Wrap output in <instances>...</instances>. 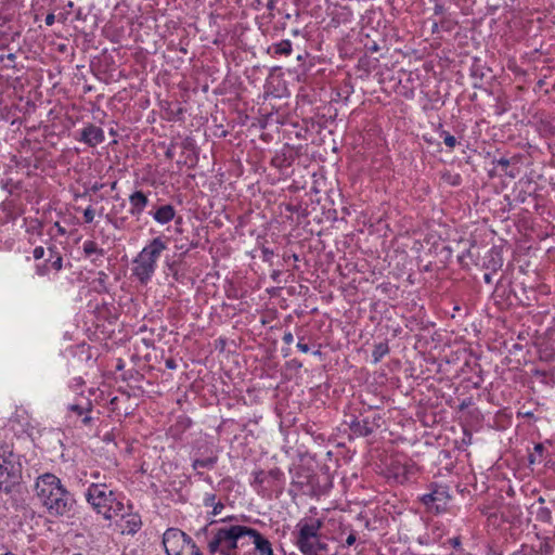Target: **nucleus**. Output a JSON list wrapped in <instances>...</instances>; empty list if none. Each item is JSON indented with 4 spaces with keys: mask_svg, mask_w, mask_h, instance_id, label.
Segmentation results:
<instances>
[{
    "mask_svg": "<svg viewBox=\"0 0 555 555\" xmlns=\"http://www.w3.org/2000/svg\"><path fill=\"white\" fill-rule=\"evenodd\" d=\"M36 498L51 516H64L72 511L75 500L61 479L50 473L40 475L35 485Z\"/></svg>",
    "mask_w": 555,
    "mask_h": 555,
    "instance_id": "nucleus-1",
    "label": "nucleus"
},
{
    "mask_svg": "<svg viewBox=\"0 0 555 555\" xmlns=\"http://www.w3.org/2000/svg\"><path fill=\"white\" fill-rule=\"evenodd\" d=\"M246 526L225 525L222 521H210L207 526L197 531L196 537H204L207 547L211 554L236 555L240 541L245 539Z\"/></svg>",
    "mask_w": 555,
    "mask_h": 555,
    "instance_id": "nucleus-2",
    "label": "nucleus"
},
{
    "mask_svg": "<svg viewBox=\"0 0 555 555\" xmlns=\"http://www.w3.org/2000/svg\"><path fill=\"white\" fill-rule=\"evenodd\" d=\"M88 503L105 519H117L129 502L121 493L113 491L103 483H92L86 492Z\"/></svg>",
    "mask_w": 555,
    "mask_h": 555,
    "instance_id": "nucleus-3",
    "label": "nucleus"
},
{
    "mask_svg": "<svg viewBox=\"0 0 555 555\" xmlns=\"http://www.w3.org/2000/svg\"><path fill=\"white\" fill-rule=\"evenodd\" d=\"M167 247V240L163 236L154 237L132 260L131 273L142 285L151 282L156 272L157 262Z\"/></svg>",
    "mask_w": 555,
    "mask_h": 555,
    "instance_id": "nucleus-4",
    "label": "nucleus"
},
{
    "mask_svg": "<svg viewBox=\"0 0 555 555\" xmlns=\"http://www.w3.org/2000/svg\"><path fill=\"white\" fill-rule=\"evenodd\" d=\"M322 526L323 521L315 517H305L298 521L296 544L301 553L311 555L324 547L320 542Z\"/></svg>",
    "mask_w": 555,
    "mask_h": 555,
    "instance_id": "nucleus-5",
    "label": "nucleus"
},
{
    "mask_svg": "<svg viewBox=\"0 0 555 555\" xmlns=\"http://www.w3.org/2000/svg\"><path fill=\"white\" fill-rule=\"evenodd\" d=\"M20 455L10 446H0V490H9L21 478Z\"/></svg>",
    "mask_w": 555,
    "mask_h": 555,
    "instance_id": "nucleus-6",
    "label": "nucleus"
},
{
    "mask_svg": "<svg viewBox=\"0 0 555 555\" xmlns=\"http://www.w3.org/2000/svg\"><path fill=\"white\" fill-rule=\"evenodd\" d=\"M167 555H204L193 540L177 528H169L163 535Z\"/></svg>",
    "mask_w": 555,
    "mask_h": 555,
    "instance_id": "nucleus-7",
    "label": "nucleus"
},
{
    "mask_svg": "<svg viewBox=\"0 0 555 555\" xmlns=\"http://www.w3.org/2000/svg\"><path fill=\"white\" fill-rule=\"evenodd\" d=\"M117 528L121 534L134 535L142 528V519L138 512L133 511L130 502L127 503L122 512H119L117 519Z\"/></svg>",
    "mask_w": 555,
    "mask_h": 555,
    "instance_id": "nucleus-8",
    "label": "nucleus"
},
{
    "mask_svg": "<svg viewBox=\"0 0 555 555\" xmlns=\"http://www.w3.org/2000/svg\"><path fill=\"white\" fill-rule=\"evenodd\" d=\"M280 475L281 473L278 469L254 472L251 487L258 494L264 496L271 491Z\"/></svg>",
    "mask_w": 555,
    "mask_h": 555,
    "instance_id": "nucleus-9",
    "label": "nucleus"
},
{
    "mask_svg": "<svg viewBox=\"0 0 555 555\" xmlns=\"http://www.w3.org/2000/svg\"><path fill=\"white\" fill-rule=\"evenodd\" d=\"M417 470V465L413 461L408 459H398L393 461L389 469L393 479L399 483H404L409 481L416 475Z\"/></svg>",
    "mask_w": 555,
    "mask_h": 555,
    "instance_id": "nucleus-10",
    "label": "nucleus"
},
{
    "mask_svg": "<svg viewBox=\"0 0 555 555\" xmlns=\"http://www.w3.org/2000/svg\"><path fill=\"white\" fill-rule=\"evenodd\" d=\"M92 404L88 399L78 403H73L67 406V417L72 420L74 425L80 422L82 425H89L92 421L91 417Z\"/></svg>",
    "mask_w": 555,
    "mask_h": 555,
    "instance_id": "nucleus-11",
    "label": "nucleus"
},
{
    "mask_svg": "<svg viewBox=\"0 0 555 555\" xmlns=\"http://www.w3.org/2000/svg\"><path fill=\"white\" fill-rule=\"evenodd\" d=\"M47 251L48 256L46 257L44 262L36 266V273L39 276H46L51 271L59 272L63 268V258L61 253L57 250V247L50 246Z\"/></svg>",
    "mask_w": 555,
    "mask_h": 555,
    "instance_id": "nucleus-12",
    "label": "nucleus"
},
{
    "mask_svg": "<svg viewBox=\"0 0 555 555\" xmlns=\"http://www.w3.org/2000/svg\"><path fill=\"white\" fill-rule=\"evenodd\" d=\"M245 538L254 545L255 555H273L270 541L256 529L246 527Z\"/></svg>",
    "mask_w": 555,
    "mask_h": 555,
    "instance_id": "nucleus-13",
    "label": "nucleus"
},
{
    "mask_svg": "<svg viewBox=\"0 0 555 555\" xmlns=\"http://www.w3.org/2000/svg\"><path fill=\"white\" fill-rule=\"evenodd\" d=\"M448 493L443 487H436L429 493L423 494L421 498L422 503L437 513L444 508L447 503Z\"/></svg>",
    "mask_w": 555,
    "mask_h": 555,
    "instance_id": "nucleus-14",
    "label": "nucleus"
},
{
    "mask_svg": "<svg viewBox=\"0 0 555 555\" xmlns=\"http://www.w3.org/2000/svg\"><path fill=\"white\" fill-rule=\"evenodd\" d=\"M77 140L93 147L104 142L105 134L102 128L93 124H88L81 129L80 135Z\"/></svg>",
    "mask_w": 555,
    "mask_h": 555,
    "instance_id": "nucleus-15",
    "label": "nucleus"
},
{
    "mask_svg": "<svg viewBox=\"0 0 555 555\" xmlns=\"http://www.w3.org/2000/svg\"><path fill=\"white\" fill-rule=\"evenodd\" d=\"M129 204H130V207H129V214L139 219L141 217V215L143 214L144 209L146 208V206L149 205V197L147 195L138 190V191H134L132 192L130 195H129Z\"/></svg>",
    "mask_w": 555,
    "mask_h": 555,
    "instance_id": "nucleus-16",
    "label": "nucleus"
},
{
    "mask_svg": "<svg viewBox=\"0 0 555 555\" xmlns=\"http://www.w3.org/2000/svg\"><path fill=\"white\" fill-rule=\"evenodd\" d=\"M150 215L158 224L164 225L175 219L176 209L172 205L166 204V205H162V206L157 207L153 211H150Z\"/></svg>",
    "mask_w": 555,
    "mask_h": 555,
    "instance_id": "nucleus-17",
    "label": "nucleus"
},
{
    "mask_svg": "<svg viewBox=\"0 0 555 555\" xmlns=\"http://www.w3.org/2000/svg\"><path fill=\"white\" fill-rule=\"evenodd\" d=\"M203 503H204V505L206 507H211L212 508L211 514L214 516L219 515L222 512V509L224 508L223 503L220 502V501H217L216 495L212 494V493H206L204 495Z\"/></svg>",
    "mask_w": 555,
    "mask_h": 555,
    "instance_id": "nucleus-18",
    "label": "nucleus"
},
{
    "mask_svg": "<svg viewBox=\"0 0 555 555\" xmlns=\"http://www.w3.org/2000/svg\"><path fill=\"white\" fill-rule=\"evenodd\" d=\"M216 462H217L216 457L209 456V457H205V459L194 460L192 466L197 472V475H199L202 477L203 474L199 472V469L212 468L215 466Z\"/></svg>",
    "mask_w": 555,
    "mask_h": 555,
    "instance_id": "nucleus-19",
    "label": "nucleus"
},
{
    "mask_svg": "<svg viewBox=\"0 0 555 555\" xmlns=\"http://www.w3.org/2000/svg\"><path fill=\"white\" fill-rule=\"evenodd\" d=\"M82 250L86 256L90 257L92 255L102 256L103 251L99 248L98 244L94 241L87 240L82 244Z\"/></svg>",
    "mask_w": 555,
    "mask_h": 555,
    "instance_id": "nucleus-20",
    "label": "nucleus"
},
{
    "mask_svg": "<svg viewBox=\"0 0 555 555\" xmlns=\"http://www.w3.org/2000/svg\"><path fill=\"white\" fill-rule=\"evenodd\" d=\"M389 352L388 345L386 343H379L375 345L372 352L374 363L379 362Z\"/></svg>",
    "mask_w": 555,
    "mask_h": 555,
    "instance_id": "nucleus-21",
    "label": "nucleus"
},
{
    "mask_svg": "<svg viewBox=\"0 0 555 555\" xmlns=\"http://www.w3.org/2000/svg\"><path fill=\"white\" fill-rule=\"evenodd\" d=\"M292 50V42L288 39L282 40L274 46V52L276 54L289 55Z\"/></svg>",
    "mask_w": 555,
    "mask_h": 555,
    "instance_id": "nucleus-22",
    "label": "nucleus"
},
{
    "mask_svg": "<svg viewBox=\"0 0 555 555\" xmlns=\"http://www.w3.org/2000/svg\"><path fill=\"white\" fill-rule=\"evenodd\" d=\"M352 430L359 436H369L372 434V428L369 426L366 421H364L362 424L360 422L353 424Z\"/></svg>",
    "mask_w": 555,
    "mask_h": 555,
    "instance_id": "nucleus-23",
    "label": "nucleus"
},
{
    "mask_svg": "<svg viewBox=\"0 0 555 555\" xmlns=\"http://www.w3.org/2000/svg\"><path fill=\"white\" fill-rule=\"evenodd\" d=\"M441 137L443 139V142L444 144L449 147V149H454L457 144V141L455 139L454 135L450 134L449 132L447 131H442L441 133Z\"/></svg>",
    "mask_w": 555,
    "mask_h": 555,
    "instance_id": "nucleus-24",
    "label": "nucleus"
},
{
    "mask_svg": "<svg viewBox=\"0 0 555 555\" xmlns=\"http://www.w3.org/2000/svg\"><path fill=\"white\" fill-rule=\"evenodd\" d=\"M11 219V211L8 205H0V222H8Z\"/></svg>",
    "mask_w": 555,
    "mask_h": 555,
    "instance_id": "nucleus-25",
    "label": "nucleus"
},
{
    "mask_svg": "<svg viewBox=\"0 0 555 555\" xmlns=\"http://www.w3.org/2000/svg\"><path fill=\"white\" fill-rule=\"evenodd\" d=\"M94 217H95L94 209L91 206L87 207L85 209V211H83V220H85V222L86 223L93 222Z\"/></svg>",
    "mask_w": 555,
    "mask_h": 555,
    "instance_id": "nucleus-26",
    "label": "nucleus"
},
{
    "mask_svg": "<svg viewBox=\"0 0 555 555\" xmlns=\"http://www.w3.org/2000/svg\"><path fill=\"white\" fill-rule=\"evenodd\" d=\"M33 255H34V258L38 260L41 258H46L47 253L42 246H38L34 249Z\"/></svg>",
    "mask_w": 555,
    "mask_h": 555,
    "instance_id": "nucleus-27",
    "label": "nucleus"
},
{
    "mask_svg": "<svg viewBox=\"0 0 555 555\" xmlns=\"http://www.w3.org/2000/svg\"><path fill=\"white\" fill-rule=\"evenodd\" d=\"M541 461H542V456H539L535 452H532L529 454V463L530 464L541 463Z\"/></svg>",
    "mask_w": 555,
    "mask_h": 555,
    "instance_id": "nucleus-28",
    "label": "nucleus"
},
{
    "mask_svg": "<svg viewBox=\"0 0 555 555\" xmlns=\"http://www.w3.org/2000/svg\"><path fill=\"white\" fill-rule=\"evenodd\" d=\"M283 341L286 344V345H291L293 344L294 341V336L291 332H286L284 335H283Z\"/></svg>",
    "mask_w": 555,
    "mask_h": 555,
    "instance_id": "nucleus-29",
    "label": "nucleus"
},
{
    "mask_svg": "<svg viewBox=\"0 0 555 555\" xmlns=\"http://www.w3.org/2000/svg\"><path fill=\"white\" fill-rule=\"evenodd\" d=\"M46 25L47 26H52L55 22V15L53 13H49L47 16H46Z\"/></svg>",
    "mask_w": 555,
    "mask_h": 555,
    "instance_id": "nucleus-30",
    "label": "nucleus"
},
{
    "mask_svg": "<svg viewBox=\"0 0 555 555\" xmlns=\"http://www.w3.org/2000/svg\"><path fill=\"white\" fill-rule=\"evenodd\" d=\"M297 348L299 351L304 352V353H307L309 352L310 348L307 344L302 343V341H298L297 343Z\"/></svg>",
    "mask_w": 555,
    "mask_h": 555,
    "instance_id": "nucleus-31",
    "label": "nucleus"
},
{
    "mask_svg": "<svg viewBox=\"0 0 555 555\" xmlns=\"http://www.w3.org/2000/svg\"><path fill=\"white\" fill-rule=\"evenodd\" d=\"M356 540H357L356 534L350 533L346 539V545L351 546L352 544H354Z\"/></svg>",
    "mask_w": 555,
    "mask_h": 555,
    "instance_id": "nucleus-32",
    "label": "nucleus"
},
{
    "mask_svg": "<svg viewBox=\"0 0 555 555\" xmlns=\"http://www.w3.org/2000/svg\"><path fill=\"white\" fill-rule=\"evenodd\" d=\"M544 447L542 443H537L534 446V451L539 456H543Z\"/></svg>",
    "mask_w": 555,
    "mask_h": 555,
    "instance_id": "nucleus-33",
    "label": "nucleus"
},
{
    "mask_svg": "<svg viewBox=\"0 0 555 555\" xmlns=\"http://www.w3.org/2000/svg\"><path fill=\"white\" fill-rule=\"evenodd\" d=\"M81 385H82V378L81 377H76L70 383V387L72 388L79 387Z\"/></svg>",
    "mask_w": 555,
    "mask_h": 555,
    "instance_id": "nucleus-34",
    "label": "nucleus"
},
{
    "mask_svg": "<svg viewBox=\"0 0 555 555\" xmlns=\"http://www.w3.org/2000/svg\"><path fill=\"white\" fill-rule=\"evenodd\" d=\"M498 165L502 167H507L509 165V160L506 158H501L498 160Z\"/></svg>",
    "mask_w": 555,
    "mask_h": 555,
    "instance_id": "nucleus-35",
    "label": "nucleus"
},
{
    "mask_svg": "<svg viewBox=\"0 0 555 555\" xmlns=\"http://www.w3.org/2000/svg\"><path fill=\"white\" fill-rule=\"evenodd\" d=\"M450 542L453 547H459L461 545L460 538H453Z\"/></svg>",
    "mask_w": 555,
    "mask_h": 555,
    "instance_id": "nucleus-36",
    "label": "nucleus"
},
{
    "mask_svg": "<svg viewBox=\"0 0 555 555\" xmlns=\"http://www.w3.org/2000/svg\"><path fill=\"white\" fill-rule=\"evenodd\" d=\"M249 544H251V543L248 541V538L242 539L240 541V546H245V545H249Z\"/></svg>",
    "mask_w": 555,
    "mask_h": 555,
    "instance_id": "nucleus-37",
    "label": "nucleus"
},
{
    "mask_svg": "<svg viewBox=\"0 0 555 555\" xmlns=\"http://www.w3.org/2000/svg\"><path fill=\"white\" fill-rule=\"evenodd\" d=\"M166 366H167L168 369H175V367H176V365H175V363H173V361H172V360H168V361L166 362Z\"/></svg>",
    "mask_w": 555,
    "mask_h": 555,
    "instance_id": "nucleus-38",
    "label": "nucleus"
},
{
    "mask_svg": "<svg viewBox=\"0 0 555 555\" xmlns=\"http://www.w3.org/2000/svg\"><path fill=\"white\" fill-rule=\"evenodd\" d=\"M102 186H103L102 184H98V183H95V184L92 186V191L96 192V191L101 190V189H102Z\"/></svg>",
    "mask_w": 555,
    "mask_h": 555,
    "instance_id": "nucleus-39",
    "label": "nucleus"
},
{
    "mask_svg": "<svg viewBox=\"0 0 555 555\" xmlns=\"http://www.w3.org/2000/svg\"><path fill=\"white\" fill-rule=\"evenodd\" d=\"M5 555H13V554H11V553H8V554H5Z\"/></svg>",
    "mask_w": 555,
    "mask_h": 555,
    "instance_id": "nucleus-40",
    "label": "nucleus"
},
{
    "mask_svg": "<svg viewBox=\"0 0 555 555\" xmlns=\"http://www.w3.org/2000/svg\"><path fill=\"white\" fill-rule=\"evenodd\" d=\"M74 555H81V554H74Z\"/></svg>",
    "mask_w": 555,
    "mask_h": 555,
    "instance_id": "nucleus-41",
    "label": "nucleus"
}]
</instances>
